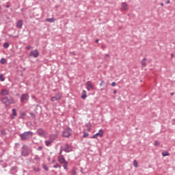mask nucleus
Listing matches in <instances>:
<instances>
[{
	"mask_svg": "<svg viewBox=\"0 0 175 175\" xmlns=\"http://www.w3.org/2000/svg\"><path fill=\"white\" fill-rule=\"evenodd\" d=\"M33 135V133L27 131L21 134L20 137L21 138V140H27V139H29V137H32Z\"/></svg>",
	"mask_w": 175,
	"mask_h": 175,
	"instance_id": "f257e3e1",
	"label": "nucleus"
},
{
	"mask_svg": "<svg viewBox=\"0 0 175 175\" xmlns=\"http://www.w3.org/2000/svg\"><path fill=\"white\" fill-rule=\"evenodd\" d=\"M61 99H62V93L59 92L52 96L51 100L52 102H57V100H61Z\"/></svg>",
	"mask_w": 175,
	"mask_h": 175,
	"instance_id": "f03ea898",
	"label": "nucleus"
},
{
	"mask_svg": "<svg viewBox=\"0 0 175 175\" xmlns=\"http://www.w3.org/2000/svg\"><path fill=\"white\" fill-rule=\"evenodd\" d=\"M72 136V129H66L63 131V137H70Z\"/></svg>",
	"mask_w": 175,
	"mask_h": 175,
	"instance_id": "7ed1b4c3",
	"label": "nucleus"
},
{
	"mask_svg": "<svg viewBox=\"0 0 175 175\" xmlns=\"http://www.w3.org/2000/svg\"><path fill=\"white\" fill-rule=\"evenodd\" d=\"M37 133H38V136H40L41 137H47V135L46 134V131H44L42 129H39L37 131Z\"/></svg>",
	"mask_w": 175,
	"mask_h": 175,
	"instance_id": "20e7f679",
	"label": "nucleus"
},
{
	"mask_svg": "<svg viewBox=\"0 0 175 175\" xmlns=\"http://www.w3.org/2000/svg\"><path fill=\"white\" fill-rule=\"evenodd\" d=\"M29 55L30 57L38 58V57H39V51H38V49L33 50L30 52Z\"/></svg>",
	"mask_w": 175,
	"mask_h": 175,
	"instance_id": "39448f33",
	"label": "nucleus"
},
{
	"mask_svg": "<svg viewBox=\"0 0 175 175\" xmlns=\"http://www.w3.org/2000/svg\"><path fill=\"white\" fill-rule=\"evenodd\" d=\"M98 136L103 137V130L100 129L97 133L93 135L92 139H98Z\"/></svg>",
	"mask_w": 175,
	"mask_h": 175,
	"instance_id": "423d86ee",
	"label": "nucleus"
},
{
	"mask_svg": "<svg viewBox=\"0 0 175 175\" xmlns=\"http://www.w3.org/2000/svg\"><path fill=\"white\" fill-rule=\"evenodd\" d=\"M87 90L88 91H91V90H94V85L91 83V81H88L86 83Z\"/></svg>",
	"mask_w": 175,
	"mask_h": 175,
	"instance_id": "0eeeda50",
	"label": "nucleus"
},
{
	"mask_svg": "<svg viewBox=\"0 0 175 175\" xmlns=\"http://www.w3.org/2000/svg\"><path fill=\"white\" fill-rule=\"evenodd\" d=\"M2 103H4L5 105H10V103H12L10 102V100H9V98H8V97H4L2 98L1 100Z\"/></svg>",
	"mask_w": 175,
	"mask_h": 175,
	"instance_id": "6e6552de",
	"label": "nucleus"
},
{
	"mask_svg": "<svg viewBox=\"0 0 175 175\" xmlns=\"http://www.w3.org/2000/svg\"><path fill=\"white\" fill-rule=\"evenodd\" d=\"M29 99V96L28 94H23L21 97V102H24V100H28Z\"/></svg>",
	"mask_w": 175,
	"mask_h": 175,
	"instance_id": "1a4fd4ad",
	"label": "nucleus"
},
{
	"mask_svg": "<svg viewBox=\"0 0 175 175\" xmlns=\"http://www.w3.org/2000/svg\"><path fill=\"white\" fill-rule=\"evenodd\" d=\"M23 24H24V22H23V20H19L16 23V27L17 28H22L23 27Z\"/></svg>",
	"mask_w": 175,
	"mask_h": 175,
	"instance_id": "9d476101",
	"label": "nucleus"
},
{
	"mask_svg": "<svg viewBox=\"0 0 175 175\" xmlns=\"http://www.w3.org/2000/svg\"><path fill=\"white\" fill-rule=\"evenodd\" d=\"M1 95L5 96V95H9V91L8 90H2L1 91Z\"/></svg>",
	"mask_w": 175,
	"mask_h": 175,
	"instance_id": "9b49d317",
	"label": "nucleus"
},
{
	"mask_svg": "<svg viewBox=\"0 0 175 175\" xmlns=\"http://www.w3.org/2000/svg\"><path fill=\"white\" fill-rule=\"evenodd\" d=\"M146 62H147V58L144 57L142 61V68H146Z\"/></svg>",
	"mask_w": 175,
	"mask_h": 175,
	"instance_id": "f8f14e48",
	"label": "nucleus"
},
{
	"mask_svg": "<svg viewBox=\"0 0 175 175\" xmlns=\"http://www.w3.org/2000/svg\"><path fill=\"white\" fill-rule=\"evenodd\" d=\"M64 151L66 152H70V151H72V148H70L69 146L66 145L65 148H64Z\"/></svg>",
	"mask_w": 175,
	"mask_h": 175,
	"instance_id": "ddd939ff",
	"label": "nucleus"
},
{
	"mask_svg": "<svg viewBox=\"0 0 175 175\" xmlns=\"http://www.w3.org/2000/svg\"><path fill=\"white\" fill-rule=\"evenodd\" d=\"M122 10H128V4L126 3H122Z\"/></svg>",
	"mask_w": 175,
	"mask_h": 175,
	"instance_id": "4468645a",
	"label": "nucleus"
},
{
	"mask_svg": "<svg viewBox=\"0 0 175 175\" xmlns=\"http://www.w3.org/2000/svg\"><path fill=\"white\" fill-rule=\"evenodd\" d=\"M17 116V112L16 111V109H12V114L11 115V118H12V120H14V118Z\"/></svg>",
	"mask_w": 175,
	"mask_h": 175,
	"instance_id": "2eb2a0df",
	"label": "nucleus"
},
{
	"mask_svg": "<svg viewBox=\"0 0 175 175\" xmlns=\"http://www.w3.org/2000/svg\"><path fill=\"white\" fill-rule=\"evenodd\" d=\"M57 137H58V136L57 135L53 134L49 136V139H51V141L53 142V141L55 140Z\"/></svg>",
	"mask_w": 175,
	"mask_h": 175,
	"instance_id": "dca6fc26",
	"label": "nucleus"
},
{
	"mask_svg": "<svg viewBox=\"0 0 175 175\" xmlns=\"http://www.w3.org/2000/svg\"><path fill=\"white\" fill-rule=\"evenodd\" d=\"M59 163H64V162L66 161H65V159L62 156H61L59 157Z\"/></svg>",
	"mask_w": 175,
	"mask_h": 175,
	"instance_id": "f3484780",
	"label": "nucleus"
},
{
	"mask_svg": "<svg viewBox=\"0 0 175 175\" xmlns=\"http://www.w3.org/2000/svg\"><path fill=\"white\" fill-rule=\"evenodd\" d=\"M81 98L82 99H85V98H87V92H85V90L83 91Z\"/></svg>",
	"mask_w": 175,
	"mask_h": 175,
	"instance_id": "a211bd4d",
	"label": "nucleus"
},
{
	"mask_svg": "<svg viewBox=\"0 0 175 175\" xmlns=\"http://www.w3.org/2000/svg\"><path fill=\"white\" fill-rule=\"evenodd\" d=\"M45 21H47L48 23H54V21H55V18H46L45 19Z\"/></svg>",
	"mask_w": 175,
	"mask_h": 175,
	"instance_id": "6ab92c4d",
	"label": "nucleus"
},
{
	"mask_svg": "<svg viewBox=\"0 0 175 175\" xmlns=\"http://www.w3.org/2000/svg\"><path fill=\"white\" fill-rule=\"evenodd\" d=\"M162 155H163V157H169V155H170V154H169V152H167V151H164L162 152Z\"/></svg>",
	"mask_w": 175,
	"mask_h": 175,
	"instance_id": "aec40b11",
	"label": "nucleus"
},
{
	"mask_svg": "<svg viewBox=\"0 0 175 175\" xmlns=\"http://www.w3.org/2000/svg\"><path fill=\"white\" fill-rule=\"evenodd\" d=\"M133 165L134 167H139V164L137 163V161H136V160L133 161Z\"/></svg>",
	"mask_w": 175,
	"mask_h": 175,
	"instance_id": "412c9836",
	"label": "nucleus"
},
{
	"mask_svg": "<svg viewBox=\"0 0 175 175\" xmlns=\"http://www.w3.org/2000/svg\"><path fill=\"white\" fill-rule=\"evenodd\" d=\"M63 164L64 169H65V170H68V161L63 163Z\"/></svg>",
	"mask_w": 175,
	"mask_h": 175,
	"instance_id": "4be33fe9",
	"label": "nucleus"
},
{
	"mask_svg": "<svg viewBox=\"0 0 175 175\" xmlns=\"http://www.w3.org/2000/svg\"><path fill=\"white\" fill-rule=\"evenodd\" d=\"M46 143V146H47L49 147V146H50V144H51V143H53V141H51V139L45 141Z\"/></svg>",
	"mask_w": 175,
	"mask_h": 175,
	"instance_id": "5701e85b",
	"label": "nucleus"
},
{
	"mask_svg": "<svg viewBox=\"0 0 175 175\" xmlns=\"http://www.w3.org/2000/svg\"><path fill=\"white\" fill-rule=\"evenodd\" d=\"M3 47H4V49H8V47H9V43L8 42L4 43Z\"/></svg>",
	"mask_w": 175,
	"mask_h": 175,
	"instance_id": "b1692460",
	"label": "nucleus"
},
{
	"mask_svg": "<svg viewBox=\"0 0 175 175\" xmlns=\"http://www.w3.org/2000/svg\"><path fill=\"white\" fill-rule=\"evenodd\" d=\"M1 64H5L6 63V59H5V58H2L0 60Z\"/></svg>",
	"mask_w": 175,
	"mask_h": 175,
	"instance_id": "393cba45",
	"label": "nucleus"
},
{
	"mask_svg": "<svg viewBox=\"0 0 175 175\" xmlns=\"http://www.w3.org/2000/svg\"><path fill=\"white\" fill-rule=\"evenodd\" d=\"M43 169H44V170H46V172L49 170V168L47 167V165H46V164H44L42 165Z\"/></svg>",
	"mask_w": 175,
	"mask_h": 175,
	"instance_id": "a878e982",
	"label": "nucleus"
},
{
	"mask_svg": "<svg viewBox=\"0 0 175 175\" xmlns=\"http://www.w3.org/2000/svg\"><path fill=\"white\" fill-rule=\"evenodd\" d=\"M0 80H1V81H5V78L3 77V75H0Z\"/></svg>",
	"mask_w": 175,
	"mask_h": 175,
	"instance_id": "bb28decb",
	"label": "nucleus"
},
{
	"mask_svg": "<svg viewBox=\"0 0 175 175\" xmlns=\"http://www.w3.org/2000/svg\"><path fill=\"white\" fill-rule=\"evenodd\" d=\"M76 170L75 169H73L72 170V173H71V175H77L76 174Z\"/></svg>",
	"mask_w": 175,
	"mask_h": 175,
	"instance_id": "cd10ccee",
	"label": "nucleus"
},
{
	"mask_svg": "<svg viewBox=\"0 0 175 175\" xmlns=\"http://www.w3.org/2000/svg\"><path fill=\"white\" fill-rule=\"evenodd\" d=\"M105 81H101L100 85V87H103V85H105Z\"/></svg>",
	"mask_w": 175,
	"mask_h": 175,
	"instance_id": "c85d7f7f",
	"label": "nucleus"
},
{
	"mask_svg": "<svg viewBox=\"0 0 175 175\" xmlns=\"http://www.w3.org/2000/svg\"><path fill=\"white\" fill-rule=\"evenodd\" d=\"M88 133H84L83 135V137H88Z\"/></svg>",
	"mask_w": 175,
	"mask_h": 175,
	"instance_id": "c756f323",
	"label": "nucleus"
},
{
	"mask_svg": "<svg viewBox=\"0 0 175 175\" xmlns=\"http://www.w3.org/2000/svg\"><path fill=\"white\" fill-rule=\"evenodd\" d=\"M154 145L155 146H159V142L158 141H154Z\"/></svg>",
	"mask_w": 175,
	"mask_h": 175,
	"instance_id": "7c9ffc66",
	"label": "nucleus"
},
{
	"mask_svg": "<svg viewBox=\"0 0 175 175\" xmlns=\"http://www.w3.org/2000/svg\"><path fill=\"white\" fill-rule=\"evenodd\" d=\"M53 167L57 169V167H61V166H59V164L57 163L56 165H53Z\"/></svg>",
	"mask_w": 175,
	"mask_h": 175,
	"instance_id": "2f4dec72",
	"label": "nucleus"
},
{
	"mask_svg": "<svg viewBox=\"0 0 175 175\" xmlns=\"http://www.w3.org/2000/svg\"><path fill=\"white\" fill-rule=\"evenodd\" d=\"M27 50H31V49H32V46H28L26 47Z\"/></svg>",
	"mask_w": 175,
	"mask_h": 175,
	"instance_id": "473e14b6",
	"label": "nucleus"
},
{
	"mask_svg": "<svg viewBox=\"0 0 175 175\" xmlns=\"http://www.w3.org/2000/svg\"><path fill=\"white\" fill-rule=\"evenodd\" d=\"M111 85H112V87H115L116 86V82H112Z\"/></svg>",
	"mask_w": 175,
	"mask_h": 175,
	"instance_id": "72a5a7b5",
	"label": "nucleus"
},
{
	"mask_svg": "<svg viewBox=\"0 0 175 175\" xmlns=\"http://www.w3.org/2000/svg\"><path fill=\"white\" fill-rule=\"evenodd\" d=\"M165 3H167V5H169V3H170V0L165 1Z\"/></svg>",
	"mask_w": 175,
	"mask_h": 175,
	"instance_id": "f704fd0d",
	"label": "nucleus"
},
{
	"mask_svg": "<svg viewBox=\"0 0 175 175\" xmlns=\"http://www.w3.org/2000/svg\"><path fill=\"white\" fill-rule=\"evenodd\" d=\"M1 133H2L3 135H6V133H5V131H1Z\"/></svg>",
	"mask_w": 175,
	"mask_h": 175,
	"instance_id": "c9c22d12",
	"label": "nucleus"
},
{
	"mask_svg": "<svg viewBox=\"0 0 175 175\" xmlns=\"http://www.w3.org/2000/svg\"><path fill=\"white\" fill-rule=\"evenodd\" d=\"M42 146H39V147H38V150H42Z\"/></svg>",
	"mask_w": 175,
	"mask_h": 175,
	"instance_id": "e433bc0d",
	"label": "nucleus"
},
{
	"mask_svg": "<svg viewBox=\"0 0 175 175\" xmlns=\"http://www.w3.org/2000/svg\"><path fill=\"white\" fill-rule=\"evenodd\" d=\"M113 94H117V90H114Z\"/></svg>",
	"mask_w": 175,
	"mask_h": 175,
	"instance_id": "4c0bfd02",
	"label": "nucleus"
},
{
	"mask_svg": "<svg viewBox=\"0 0 175 175\" xmlns=\"http://www.w3.org/2000/svg\"><path fill=\"white\" fill-rule=\"evenodd\" d=\"M22 155H24V157H25V154H24V152H22Z\"/></svg>",
	"mask_w": 175,
	"mask_h": 175,
	"instance_id": "58836bf2",
	"label": "nucleus"
},
{
	"mask_svg": "<svg viewBox=\"0 0 175 175\" xmlns=\"http://www.w3.org/2000/svg\"><path fill=\"white\" fill-rule=\"evenodd\" d=\"M99 42V40H96V43H98Z\"/></svg>",
	"mask_w": 175,
	"mask_h": 175,
	"instance_id": "ea45409f",
	"label": "nucleus"
},
{
	"mask_svg": "<svg viewBox=\"0 0 175 175\" xmlns=\"http://www.w3.org/2000/svg\"><path fill=\"white\" fill-rule=\"evenodd\" d=\"M22 116H25V113H22Z\"/></svg>",
	"mask_w": 175,
	"mask_h": 175,
	"instance_id": "a19ab883",
	"label": "nucleus"
},
{
	"mask_svg": "<svg viewBox=\"0 0 175 175\" xmlns=\"http://www.w3.org/2000/svg\"><path fill=\"white\" fill-rule=\"evenodd\" d=\"M161 6H163V3H161Z\"/></svg>",
	"mask_w": 175,
	"mask_h": 175,
	"instance_id": "79ce46f5",
	"label": "nucleus"
},
{
	"mask_svg": "<svg viewBox=\"0 0 175 175\" xmlns=\"http://www.w3.org/2000/svg\"><path fill=\"white\" fill-rule=\"evenodd\" d=\"M171 95H174V93H171Z\"/></svg>",
	"mask_w": 175,
	"mask_h": 175,
	"instance_id": "37998d69",
	"label": "nucleus"
},
{
	"mask_svg": "<svg viewBox=\"0 0 175 175\" xmlns=\"http://www.w3.org/2000/svg\"><path fill=\"white\" fill-rule=\"evenodd\" d=\"M6 8H9V5H6Z\"/></svg>",
	"mask_w": 175,
	"mask_h": 175,
	"instance_id": "c03bdc74",
	"label": "nucleus"
}]
</instances>
